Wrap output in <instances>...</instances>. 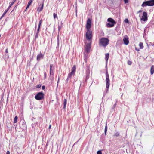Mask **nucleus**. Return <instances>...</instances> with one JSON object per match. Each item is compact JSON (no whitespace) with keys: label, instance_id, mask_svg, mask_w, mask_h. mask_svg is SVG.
<instances>
[{"label":"nucleus","instance_id":"obj_19","mask_svg":"<svg viewBox=\"0 0 154 154\" xmlns=\"http://www.w3.org/2000/svg\"><path fill=\"white\" fill-rule=\"evenodd\" d=\"M109 53H106L105 54V60L107 62L109 59Z\"/></svg>","mask_w":154,"mask_h":154},{"label":"nucleus","instance_id":"obj_51","mask_svg":"<svg viewBox=\"0 0 154 154\" xmlns=\"http://www.w3.org/2000/svg\"><path fill=\"white\" fill-rule=\"evenodd\" d=\"M48 145L47 144H46V146H47Z\"/></svg>","mask_w":154,"mask_h":154},{"label":"nucleus","instance_id":"obj_18","mask_svg":"<svg viewBox=\"0 0 154 154\" xmlns=\"http://www.w3.org/2000/svg\"><path fill=\"white\" fill-rule=\"evenodd\" d=\"M150 72L151 74H153L154 73V66H152L151 68Z\"/></svg>","mask_w":154,"mask_h":154},{"label":"nucleus","instance_id":"obj_33","mask_svg":"<svg viewBox=\"0 0 154 154\" xmlns=\"http://www.w3.org/2000/svg\"><path fill=\"white\" fill-rule=\"evenodd\" d=\"M131 63H132V62L131 61H128V64L129 65H131Z\"/></svg>","mask_w":154,"mask_h":154},{"label":"nucleus","instance_id":"obj_2","mask_svg":"<svg viewBox=\"0 0 154 154\" xmlns=\"http://www.w3.org/2000/svg\"><path fill=\"white\" fill-rule=\"evenodd\" d=\"M107 21L109 22L106 25V26L107 27H113L114 26V25L116 23V22L113 19L111 18H108Z\"/></svg>","mask_w":154,"mask_h":154},{"label":"nucleus","instance_id":"obj_37","mask_svg":"<svg viewBox=\"0 0 154 154\" xmlns=\"http://www.w3.org/2000/svg\"><path fill=\"white\" fill-rule=\"evenodd\" d=\"M125 3H127L128 2V0H124Z\"/></svg>","mask_w":154,"mask_h":154},{"label":"nucleus","instance_id":"obj_40","mask_svg":"<svg viewBox=\"0 0 154 154\" xmlns=\"http://www.w3.org/2000/svg\"><path fill=\"white\" fill-rule=\"evenodd\" d=\"M45 88V86H43L42 87V89L43 90Z\"/></svg>","mask_w":154,"mask_h":154},{"label":"nucleus","instance_id":"obj_32","mask_svg":"<svg viewBox=\"0 0 154 154\" xmlns=\"http://www.w3.org/2000/svg\"><path fill=\"white\" fill-rule=\"evenodd\" d=\"M124 21L125 22V23H129V21L128 20V19H125V20H124Z\"/></svg>","mask_w":154,"mask_h":154},{"label":"nucleus","instance_id":"obj_35","mask_svg":"<svg viewBox=\"0 0 154 154\" xmlns=\"http://www.w3.org/2000/svg\"><path fill=\"white\" fill-rule=\"evenodd\" d=\"M38 33H36V34L35 35V38H37L38 37Z\"/></svg>","mask_w":154,"mask_h":154},{"label":"nucleus","instance_id":"obj_38","mask_svg":"<svg viewBox=\"0 0 154 154\" xmlns=\"http://www.w3.org/2000/svg\"><path fill=\"white\" fill-rule=\"evenodd\" d=\"M41 23H42V20H41L40 21H39V25H41Z\"/></svg>","mask_w":154,"mask_h":154},{"label":"nucleus","instance_id":"obj_6","mask_svg":"<svg viewBox=\"0 0 154 154\" xmlns=\"http://www.w3.org/2000/svg\"><path fill=\"white\" fill-rule=\"evenodd\" d=\"M75 70L76 66H75L74 65L72 68L71 72L68 75L67 79V80H68L69 78H71L72 75H74L75 72Z\"/></svg>","mask_w":154,"mask_h":154},{"label":"nucleus","instance_id":"obj_15","mask_svg":"<svg viewBox=\"0 0 154 154\" xmlns=\"http://www.w3.org/2000/svg\"><path fill=\"white\" fill-rule=\"evenodd\" d=\"M33 0H30L29 2L28 3V5H27L26 8V9L25 10V11L26 10V9L29 8L30 5H31V4L32 3V2Z\"/></svg>","mask_w":154,"mask_h":154},{"label":"nucleus","instance_id":"obj_39","mask_svg":"<svg viewBox=\"0 0 154 154\" xmlns=\"http://www.w3.org/2000/svg\"><path fill=\"white\" fill-rule=\"evenodd\" d=\"M39 29H38L37 31V32L36 33H39Z\"/></svg>","mask_w":154,"mask_h":154},{"label":"nucleus","instance_id":"obj_42","mask_svg":"<svg viewBox=\"0 0 154 154\" xmlns=\"http://www.w3.org/2000/svg\"><path fill=\"white\" fill-rule=\"evenodd\" d=\"M142 12V10H140L138 11L137 12V13H140Z\"/></svg>","mask_w":154,"mask_h":154},{"label":"nucleus","instance_id":"obj_20","mask_svg":"<svg viewBox=\"0 0 154 154\" xmlns=\"http://www.w3.org/2000/svg\"><path fill=\"white\" fill-rule=\"evenodd\" d=\"M107 130V124L106 123V126L105 127V130H104V133H105V135L106 134V133Z\"/></svg>","mask_w":154,"mask_h":154},{"label":"nucleus","instance_id":"obj_29","mask_svg":"<svg viewBox=\"0 0 154 154\" xmlns=\"http://www.w3.org/2000/svg\"><path fill=\"white\" fill-rule=\"evenodd\" d=\"M106 77H109V75L107 69L106 70Z\"/></svg>","mask_w":154,"mask_h":154},{"label":"nucleus","instance_id":"obj_13","mask_svg":"<svg viewBox=\"0 0 154 154\" xmlns=\"http://www.w3.org/2000/svg\"><path fill=\"white\" fill-rule=\"evenodd\" d=\"M54 67H53V65L52 64H51L50 65V75H54Z\"/></svg>","mask_w":154,"mask_h":154},{"label":"nucleus","instance_id":"obj_1","mask_svg":"<svg viewBox=\"0 0 154 154\" xmlns=\"http://www.w3.org/2000/svg\"><path fill=\"white\" fill-rule=\"evenodd\" d=\"M109 40L105 38H102L99 40V45L100 46L106 47L108 44Z\"/></svg>","mask_w":154,"mask_h":154},{"label":"nucleus","instance_id":"obj_23","mask_svg":"<svg viewBox=\"0 0 154 154\" xmlns=\"http://www.w3.org/2000/svg\"><path fill=\"white\" fill-rule=\"evenodd\" d=\"M66 100L65 99H64L63 101L64 108H65L66 107Z\"/></svg>","mask_w":154,"mask_h":154},{"label":"nucleus","instance_id":"obj_31","mask_svg":"<svg viewBox=\"0 0 154 154\" xmlns=\"http://www.w3.org/2000/svg\"><path fill=\"white\" fill-rule=\"evenodd\" d=\"M97 154H102V153L101 152V151L99 150L97 151Z\"/></svg>","mask_w":154,"mask_h":154},{"label":"nucleus","instance_id":"obj_50","mask_svg":"<svg viewBox=\"0 0 154 154\" xmlns=\"http://www.w3.org/2000/svg\"><path fill=\"white\" fill-rule=\"evenodd\" d=\"M81 81H80V86H81Z\"/></svg>","mask_w":154,"mask_h":154},{"label":"nucleus","instance_id":"obj_30","mask_svg":"<svg viewBox=\"0 0 154 154\" xmlns=\"http://www.w3.org/2000/svg\"><path fill=\"white\" fill-rule=\"evenodd\" d=\"M53 16H54V19H55L56 18H57V14L55 13H54L53 14Z\"/></svg>","mask_w":154,"mask_h":154},{"label":"nucleus","instance_id":"obj_4","mask_svg":"<svg viewBox=\"0 0 154 154\" xmlns=\"http://www.w3.org/2000/svg\"><path fill=\"white\" fill-rule=\"evenodd\" d=\"M35 98L37 100H40L44 98V94L42 92L38 93L35 97Z\"/></svg>","mask_w":154,"mask_h":154},{"label":"nucleus","instance_id":"obj_3","mask_svg":"<svg viewBox=\"0 0 154 154\" xmlns=\"http://www.w3.org/2000/svg\"><path fill=\"white\" fill-rule=\"evenodd\" d=\"M154 5V0H151L147 1L144 2L141 5L143 7L148 6H152Z\"/></svg>","mask_w":154,"mask_h":154},{"label":"nucleus","instance_id":"obj_22","mask_svg":"<svg viewBox=\"0 0 154 154\" xmlns=\"http://www.w3.org/2000/svg\"><path fill=\"white\" fill-rule=\"evenodd\" d=\"M18 119V117L17 116H15L14 120V123H16L17 122V120Z\"/></svg>","mask_w":154,"mask_h":154},{"label":"nucleus","instance_id":"obj_26","mask_svg":"<svg viewBox=\"0 0 154 154\" xmlns=\"http://www.w3.org/2000/svg\"><path fill=\"white\" fill-rule=\"evenodd\" d=\"M88 54H85V60L86 61L87 60V59L88 57Z\"/></svg>","mask_w":154,"mask_h":154},{"label":"nucleus","instance_id":"obj_49","mask_svg":"<svg viewBox=\"0 0 154 154\" xmlns=\"http://www.w3.org/2000/svg\"><path fill=\"white\" fill-rule=\"evenodd\" d=\"M51 125H49V128H51Z\"/></svg>","mask_w":154,"mask_h":154},{"label":"nucleus","instance_id":"obj_48","mask_svg":"<svg viewBox=\"0 0 154 154\" xmlns=\"http://www.w3.org/2000/svg\"><path fill=\"white\" fill-rule=\"evenodd\" d=\"M135 49L137 50L138 51H139V49H137V48H135Z\"/></svg>","mask_w":154,"mask_h":154},{"label":"nucleus","instance_id":"obj_11","mask_svg":"<svg viewBox=\"0 0 154 154\" xmlns=\"http://www.w3.org/2000/svg\"><path fill=\"white\" fill-rule=\"evenodd\" d=\"M128 39L129 38L127 36L125 35L124 36L123 40L125 45H127L128 44L129 42Z\"/></svg>","mask_w":154,"mask_h":154},{"label":"nucleus","instance_id":"obj_16","mask_svg":"<svg viewBox=\"0 0 154 154\" xmlns=\"http://www.w3.org/2000/svg\"><path fill=\"white\" fill-rule=\"evenodd\" d=\"M62 24L63 23L62 22H61L60 24H58V32H59L60 29L62 28Z\"/></svg>","mask_w":154,"mask_h":154},{"label":"nucleus","instance_id":"obj_5","mask_svg":"<svg viewBox=\"0 0 154 154\" xmlns=\"http://www.w3.org/2000/svg\"><path fill=\"white\" fill-rule=\"evenodd\" d=\"M87 32L86 34V39L88 40H90L92 38V31L90 29H87Z\"/></svg>","mask_w":154,"mask_h":154},{"label":"nucleus","instance_id":"obj_14","mask_svg":"<svg viewBox=\"0 0 154 154\" xmlns=\"http://www.w3.org/2000/svg\"><path fill=\"white\" fill-rule=\"evenodd\" d=\"M26 125L25 122L23 121L22 125H20V127L23 129H24L26 128Z\"/></svg>","mask_w":154,"mask_h":154},{"label":"nucleus","instance_id":"obj_10","mask_svg":"<svg viewBox=\"0 0 154 154\" xmlns=\"http://www.w3.org/2000/svg\"><path fill=\"white\" fill-rule=\"evenodd\" d=\"M147 13L145 12H144L143 13V15L141 19L143 21H145L147 20Z\"/></svg>","mask_w":154,"mask_h":154},{"label":"nucleus","instance_id":"obj_7","mask_svg":"<svg viewBox=\"0 0 154 154\" xmlns=\"http://www.w3.org/2000/svg\"><path fill=\"white\" fill-rule=\"evenodd\" d=\"M91 48V43H86L85 45V49L87 53L89 52Z\"/></svg>","mask_w":154,"mask_h":154},{"label":"nucleus","instance_id":"obj_41","mask_svg":"<svg viewBox=\"0 0 154 154\" xmlns=\"http://www.w3.org/2000/svg\"><path fill=\"white\" fill-rule=\"evenodd\" d=\"M40 87H41V86H40H40H39V85H37L36 86V87L37 88H39Z\"/></svg>","mask_w":154,"mask_h":154},{"label":"nucleus","instance_id":"obj_9","mask_svg":"<svg viewBox=\"0 0 154 154\" xmlns=\"http://www.w3.org/2000/svg\"><path fill=\"white\" fill-rule=\"evenodd\" d=\"M109 77H106V88L107 91H108L110 85V81Z\"/></svg>","mask_w":154,"mask_h":154},{"label":"nucleus","instance_id":"obj_44","mask_svg":"<svg viewBox=\"0 0 154 154\" xmlns=\"http://www.w3.org/2000/svg\"><path fill=\"white\" fill-rule=\"evenodd\" d=\"M5 52L6 53H8V49H7L6 50H5Z\"/></svg>","mask_w":154,"mask_h":154},{"label":"nucleus","instance_id":"obj_45","mask_svg":"<svg viewBox=\"0 0 154 154\" xmlns=\"http://www.w3.org/2000/svg\"><path fill=\"white\" fill-rule=\"evenodd\" d=\"M6 154H10V152L8 151H7L6 153Z\"/></svg>","mask_w":154,"mask_h":154},{"label":"nucleus","instance_id":"obj_46","mask_svg":"<svg viewBox=\"0 0 154 154\" xmlns=\"http://www.w3.org/2000/svg\"><path fill=\"white\" fill-rule=\"evenodd\" d=\"M40 26H41V25H38V29H40Z\"/></svg>","mask_w":154,"mask_h":154},{"label":"nucleus","instance_id":"obj_24","mask_svg":"<svg viewBox=\"0 0 154 154\" xmlns=\"http://www.w3.org/2000/svg\"><path fill=\"white\" fill-rule=\"evenodd\" d=\"M16 0H14V1L13 2H12L11 4L8 7V10H9L10 8H11V6L14 4V2H15Z\"/></svg>","mask_w":154,"mask_h":154},{"label":"nucleus","instance_id":"obj_12","mask_svg":"<svg viewBox=\"0 0 154 154\" xmlns=\"http://www.w3.org/2000/svg\"><path fill=\"white\" fill-rule=\"evenodd\" d=\"M44 54H42L40 52V53L37 55L36 59L37 61H40L41 59H43L44 58Z\"/></svg>","mask_w":154,"mask_h":154},{"label":"nucleus","instance_id":"obj_25","mask_svg":"<svg viewBox=\"0 0 154 154\" xmlns=\"http://www.w3.org/2000/svg\"><path fill=\"white\" fill-rule=\"evenodd\" d=\"M8 9H7V10L6 11H5L3 13V14L2 15V16H1V19L3 17H4V16H5V14L8 11Z\"/></svg>","mask_w":154,"mask_h":154},{"label":"nucleus","instance_id":"obj_34","mask_svg":"<svg viewBox=\"0 0 154 154\" xmlns=\"http://www.w3.org/2000/svg\"><path fill=\"white\" fill-rule=\"evenodd\" d=\"M89 77V74H87L86 75V79H88Z\"/></svg>","mask_w":154,"mask_h":154},{"label":"nucleus","instance_id":"obj_36","mask_svg":"<svg viewBox=\"0 0 154 154\" xmlns=\"http://www.w3.org/2000/svg\"><path fill=\"white\" fill-rule=\"evenodd\" d=\"M44 78H46V74L45 72H44Z\"/></svg>","mask_w":154,"mask_h":154},{"label":"nucleus","instance_id":"obj_28","mask_svg":"<svg viewBox=\"0 0 154 154\" xmlns=\"http://www.w3.org/2000/svg\"><path fill=\"white\" fill-rule=\"evenodd\" d=\"M57 45H59V35L58 34L57 35Z\"/></svg>","mask_w":154,"mask_h":154},{"label":"nucleus","instance_id":"obj_21","mask_svg":"<svg viewBox=\"0 0 154 154\" xmlns=\"http://www.w3.org/2000/svg\"><path fill=\"white\" fill-rule=\"evenodd\" d=\"M139 46L140 48L141 49H143V44L142 42H140L139 43Z\"/></svg>","mask_w":154,"mask_h":154},{"label":"nucleus","instance_id":"obj_8","mask_svg":"<svg viewBox=\"0 0 154 154\" xmlns=\"http://www.w3.org/2000/svg\"><path fill=\"white\" fill-rule=\"evenodd\" d=\"M91 20L88 18L87 21L86 28L87 29H90L91 27Z\"/></svg>","mask_w":154,"mask_h":154},{"label":"nucleus","instance_id":"obj_43","mask_svg":"<svg viewBox=\"0 0 154 154\" xmlns=\"http://www.w3.org/2000/svg\"><path fill=\"white\" fill-rule=\"evenodd\" d=\"M59 79H60V78H59V77L58 79V81H57V85H58V83L59 82Z\"/></svg>","mask_w":154,"mask_h":154},{"label":"nucleus","instance_id":"obj_47","mask_svg":"<svg viewBox=\"0 0 154 154\" xmlns=\"http://www.w3.org/2000/svg\"><path fill=\"white\" fill-rule=\"evenodd\" d=\"M116 106V104H115L114 105H113V107L115 108Z\"/></svg>","mask_w":154,"mask_h":154},{"label":"nucleus","instance_id":"obj_27","mask_svg":"<svg viewBox=\"0 0 154 154\" xmlns=\"http://www.w3.org/2000/svg\"><path fill=\"white\" fill-rule=\"evenodd\" d=\"M119 135V133L118 132H116L114 134L113 136H114L118 137Z\"/></svg>","mask_w":154,"mask_h":154},{"label":"nucleus","instance_id":"obj_17","mask_svg":"<svg viewBox=\"0 0 154 154\" xmlns=\"http://www.w3.org/2000/svg\"><path fill=\"white\" fill-rule=\"evenodd\" d=\"M43 6H44V4L43 3L42 4V5L40 8H38L37 10H38V11H39V12H40L42 10V9H43Z\"/></svg>","mask_w":154,"mask_h":154}]
</instances>
